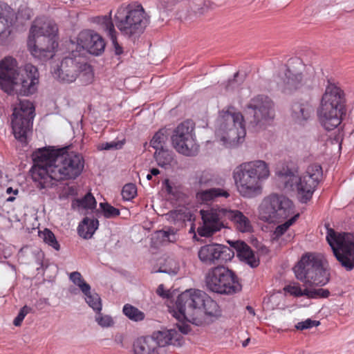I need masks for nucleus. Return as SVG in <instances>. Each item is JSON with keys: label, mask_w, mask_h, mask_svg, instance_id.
<instances>
[{"label": "nucleus", "mask_w": 354, "mask_h": 354, "mask_svg": "<svg viewBox=\"0 0 354 354\" xmlns=\"http://www.w3.org/2000/svg\"><path fill=\"white\" fill-rule=\"evenodd\" d=\"M111 11L109 15L100 16L95 18V22L102 26V29L106 32L110 38L116 55H121L123 53L122 48L119 45L117 40V32L111 19Z\"/></svg>", "instance_id": "25"}, {"label": "nucleus", "mask_w": 354, "mask_h": 354, "mask_svg": "<svg viewBox=\"0 0 354 354\" xmlns=\"http://www.w3.org/2000/svg\"><path fill=\"white\" fill-rule=\"evenodd\" d=\"M122 144H119L118 142H106L102 145L101 149L109 150L112 149H118L120 148Z\"/></svg>", "instance_id": "47"}, {"label": "nucleus", "mask_w": 354, "mask_h": 354, "mask_svg": "<svg viewBox=\"0 0 354 354\" xmlns=\"http://www.w3.org/2000/svg\"><path fill=\"white\" fill-rule=\"evenodd\" d=\"M319 324L320 322L319 321H313L310 319H307L304 322H298L295 325V328L297 330H303L304 329L311 328L313 326H317L319 325Z\"/></svg>", "instance_id": "46"}, {"label": "nucleus", "mask_w": 354, "mask_h": 354, "mask_svg": "<svg viewBox=\"0 0 354 354\" xmlns=\"http://www.w3.org/2000/svg\"><path fill=\"white\" fill-rule=\"evenodd\" d=\"M246 310L248 311L250 314H251L252 316L255 315L254 310V308L250 306H246Z\"/></svg>", "instance_id": "52"}, {"label": "nucleus", "mask_w": 354, "mask_h": 354, "mask_svg": "<svg viewBox=\"0 0 354 354\" xmlns=\"http://www.w3.org/2000/svg\"><path fill=\"white\" fill-rule=\"evenodd\" d=\"M65 194L67 196L77 195V187L75 185L68 186L65 189Z\"/></svg>", "instance_id": "49"}, {"label": "nucleus", "mask_w": 354, "mask_h": 354, "mask_svg": "<svg viewBox=\"0 0 354 354\" xmlns=\"http://www.w3.org/2000/svg\"><path fill=\"white\" fill-rule=\"evenodd\" d=\"M294 213L292 202L284 196L272 194L265 198L259 206V218L269 223H280Z\"/></svg>", "instance_id": "12"}, {"label": "nucleus", "mask_w": 354, "mask_h": 354, "mask_svg": "<svg viewBox=\"0 0 354 354\" xmlns=\"http://www.w3.org/2000/svg\"><path fill=\"white\" fill-rule=\"evenodd\" d=\"M101 310H95L97 313L95 316L96 322L102 327H110L114 324L112 317L109 315H103L101 313Z\"/></svg>", "instance_id": "43"}, {"label": "nucleus", "mask_w": 354, "mask_h": 354, "mask_svg": "<svg viewBox=\"0 0 354 354\" xmlns=\"http://www.w3.org/2000/svg\"><path fill=\"white\" fill-rule=\"evenodd\" d=\"M297 62H298V64L301 66V67H303L301 62L299 60H297Z\"/></svg>", "instance_id": "57"}, {"label": "nucleus", "mask_w": 354, "mask_h": 354, "mask_svg": "<svg viewBox=\"0 0 354 354\" xmlns=\"http://www.w3.org/2000/svg\"><path fill=\"white\" fill-rule=\"evenodd\" d=\"M76 44L71 41V49L73 50L75 46V53L79 56L83 50H87L89 53L98 55L101 54L105 48L104 39L99 34L93 30H84L81 31L76 39Z\"/></svg>", "instance_id": "19"}, {"label": "nucleus", "mask_w": 354, "mask_h": 354, "mask_svg": "<svg viewBox=\"0 0 354 354\" xmlns=\"http://www.w3.org/2000/svg\"><path fill=\"white\" fill-rule=\"evenodd\" d=\"M71 57H66L61 62L59 68L53 73L55 78L62 82L71 83L74 82L80 71L88 69L90 66L82 61V57L79 56L72 50Z\"/></svg>", "instance_id": "18"}, {"label": "nucleus", "mask_w": 354, "mask_h": 354, "mask_svg": "<svg viewBox=\"0 0 354 354\" xmlns=\"http://www.w3.org/2000/svg\"><path fill=\"white\" fill-rule=\"evenodd\" d=\"M234 252L227 246L210 243L201 246L198 252L200 261L208 266L230 261Z\"/></svg>", "instance_id": "20"}, {"label": "nucleus", "mask_w": 354, "mask_h": 354, "mask_svg": "<svg viewBox=\"0 0 354 354\" xmlns=\"http://www.w3.org/2000/svg\"><path fill=\"white\" fill-rule=\"evenodd\" d=\"M231 245L234 248L239 258L250 265L252 268H256L259 266V261L257 259L253 250L245 242L237 241L232 242Z\"/></svg>", "instance_id": "27"}, {"label": "nucleus", "mask_w": 354, "mask_h": 354, "mask_svg": "<svg viewBox=\"0 0 354 354\" xmlns=\"http://www.w3.org/2000/svg\"><path fill=\"white\" fill-rule=\"evenodd\" d=\"M15 12L8 4L0 3V43H3L11 33Z\"/></svg>", "instance_id": "23"}, {"label": "nucleus", "mask_w": 354, "mask_h": 354, "mask_svg": "<svg viewBox=\"0 0 354 354\" xmlns=\"http://www.w3.org/2000/svg\"><path fill=\"white\" fill-rule=\"evenodd\" d=\"M154 158L158 165L164 168L171 166L174 160L173 152L166 149L156 150Z\"/></svg>", "instance_id": "31"}, {"label": "nucleus", "mask_w": 354, "mask_h": 354, "mask_svg": "<svg viewBox=\"0 0 354 354\" xmlns=\"http://www.w3.org/2000/svg\"><path fill=\"white\" fill-rule=\"evenodd\" d=\"M198 183L200 185H212L213 182L212 174L207 171H203L198 176Z\"/></svg>", "instance_id": "45"}, {"label": "nucleus", "mask_w": 354, "mask_h": 354, "mask_svg": "<svg viewBox=\"0 0 354 354\" xmlns=\"http://www.w3.org/2000/svg\"><path fill=\"white\" fill-rule=\"evenodd\" d=\"M160 272H168L167 270H160Z\"/></svg>", "instance_id": "58"}, {"label": "nucleus", "mask_w": 354, "mask_h": 354, "mask_svg": "<svg viewBox=\"0 0 354 354\" xmlns=\"http://www.w3.org/2000/svg\"><path fill=\"white\" fill-rule=\"evenodd\" d=\"M174 317L180 322L184 320L196 326L202 324L199 315L203 310L211 317H219L221 310L218 304L205 292L199 290H187L178 295L176 301Z\"/></svg>", "instance_id": "3"}, {"label": "nucleus", "mask_w": 354, "mask_h": 354, "mask_svg": "<svg viewBox=\"0 0 354 354\" xmlns=\"http://www.w3.org/2000/svg\"><path fill=\"white\" fill-rule=\"evenodd\" d=\"M15 199V198L14 196H10L7 198V201L8 202H12L14 201Z\"/></svg>", "instance_id": "55"}, {"label": "nucleus", "mask_w": 354, "mask_h": 354, "mask_svg": "<svg viewBox=\"0 0 354 354\" xmlns=\"http://www.w3.org/2000/svg\"><path fill=\"white\" fill-rule=\"evenodd\" d=\"M313 80L306 75L296 70L295 67L289 66L285 73L283 91L290 93L303 87H309Z\"/></svg>", "instance_id": "21"}, {"label": "nucleus", "mask_w": 354, "mask_h": 354, "mask_svg": "<svg viewBox=\"0 0 354 354\" xmlns=\"http://www.w3.org/2000/svg\"><path fill=\"white\" fill-rule=\"evenodd\" d=\"M97 202L94 196L91 194H86L84 198H76L72 202L73 208L82 207L83 209H93L96 207Z\"/></svg>", "instance_id": "33"}, {"label": "nucleus", "mask_w": 354, "mask_h": 354, "mask_svg": "<svg viewBox=\"0 0 354 354\" xmlns=\"http://www.w3.org/2000/svg\"><path fill=\"white\" fill-rule=\"evenodd\" d=\"M99 222L97 219L85 218L78 226V234L84 239H89L97 229Z\"/></svg>", "instance_id": "30"}, {"label": "nucleus", "mask_w": 354, "mask_h": 354, "mask_svg": "<svg viewBox=\"0 0 354 354\" xmlns=\"http://www.w3.org/2000/svg\"><path fill=\"white\" fill-rule=\"evenodd\" d=\"M70 279L77 286L85 295V300L93 310H100L102 308L101 299L98 294L91 292V286L85 282L79 272H73L70 274Z\"/></svg>", "instance_id": "22"}, {"label": "nucleus", "mask_w": 354, "mask_h": 354, "mask_svg": "<svg viewBox=\"0 0 354 354\" xmlns=\"http://www.w3.org/2000/svg\"><path fill=\"white\" fill-rule=\"evenodd\" d=\"M330 292L327 289H309L307 287L306 297L309 299L328 298Z\"/></svg>", "instance_id": "41"}, {"label": "nucleus", "mask_w": 354, "mask_h": 354, "mask_svg": "<svg viewBox=\"0 0 354 354\" xmlns=\"http://www.w3.org/2000/svg\"><path fill=\"white\" fill-rule=\"evenodd\" d=\"M174 148L179 153L187 156H196L199 150L194 134V124L191 120H185L174 129L171 136Z\"/></svg>", "instance_id": "16"}, {"label": "nucleus", "mask_w": 354, "mask_h": 354, "mask_svg": "<svg viewBox=\"0 0 354 354\" xmlns=\"http://www.w3.org/2000/svg\"><path fill=\"white\" fill-rule=\"evenodd\" d=\"M179 331H180L183 334H187L190 330L189 326L185 324H178L177 325Z\"/></svg>", "instance_id": "50"}, {"label": "nucleus", "mask_w": 354, "mask_h": 354, "mask_svg": "<svg viewBox=\"0 0 354 354\" xmlns=\"http://www.w3.org/2000/svg\"><path fill=\"white\" fill-rule=\"evenodd\" d=\"M326 240L342 267L350 271L354 268V234L327 230Z\"/></svg>", "instance_id": "13"}, {"label": "nucleus", "mask_w": 354, "mask_h": 354, "mask_svg": "<svg viewBox=\"0 0 354 354\" xmlns=\"http://www.w3.org/2000/svg\"><path fill=\"white\" fill-rule=\"evenodd\" d=\"M156 293L159 296L162 297V298H169V290H167L165 289L163 284H160L158 286V287L156 290Z\"/></svg>", "instance_id": "48"}, {"label": "nucleus", "mask_w": 354, "mask_h": 354, "mask_svg": "<svg viewBox=\"0 0 354 354\" xmlns=\"http://www.w3.org/2000/svg\"><path fill=\"white\" fill-rule=\"evenodd\" d=\"M230 193L227 190L221 188H212L199 191L196 194V199L201 203H208L218 197L228 198Z\"/></svg>", "instance_id": "29"}, {"label": "nucleus", "mask_w": 354, "mask_h": 354, "mask_svg": "<svg viewBox=\"0 0 354 354\" xmlns=\"http://www.w3.org/2000/svg\"><path fill=\"white\" fill-rule=\"evenodd\" d=\"M100 206L102 210L103 214L106 218H115L120 215V212L118 209L111 205L108 203H101Z\"/></svg>", "instance_id": "40"}, {"label": "nucleus", "mask_w": 354, "mask_h": 354, "mask_svg": "<svg viewBox=\"0 0 354 354\" xmlns=\"http://www.w3.org/2000/svg\"><path fill=\"white\" fill-rule=\"evenodd\" d=\"M31 311L32 308L26 305L22 307L20 309L17 316L15 318L13 321V324L15 326H20L25 317Z\"/></svg>", "instance_id": "44"}, {"label": "nucleus", "mask_w": 354, "mask_h": 354, "mask_svg": "<svg viewBox=\"0 0 354 354\" xmlns=\"http://www.w3.org/2000/svg\"><path fill=\"white\" fill-rule=\"evenodd\" d=\"M26 77H19L18 63L11 56L5 57L0 61V88L11 95L14 91L21 95L34 93L39 83V72L32 64L24 66Z\"/></svg>", "instance_id": "2"}, {"label": "nucleus", "mask_w": 354, "mask_h": 354, "mask_svg": "<svg viewBox=\"0 0 354 354\" xmlns=\"http://www.w3.org/2000/svg\"><path fill=\"white\" fill-rule=\"evenodd\" d=\"M115 25L121 33L129 37L141 34L148 24L141 4H122L114 17Z\"/></svg>", "instance_id": "9"}, {"label": "nucleus", "mask_w": 354, "mask_h": 354, "mask_svg": "<svg viewBox=\"0 0 354 354\" xmlns=\"http://www.w3.org/2000/svg\"><path fill=\"white\" fill-rule=\"evenodd\" d=\"M203 225L198 228L201 236H211L214 232L225 227L227 221H232L236 228L241 232H249L252 226L249 218L239 210L224 207H213L209 210H201Z\"/></svg>", "instance_id": "5"}, {"label": "nucleus", "mask_w": 354, "mask_h": 354, "mask_svg": "<svg viewBox=\"0 0 354 354\" xmlns=\"http://www.w3.org/2000/svg\"><path fill=\"white\" fill-rule=\"evenodd\" d=\"M35 117V106L26 100H20L19 108L15 107L12 115V129L15 138L25 142L28 132L32 127Z\"/></svg>", "instance_id": "17"}, {"label": "nucleus", "mask_w": 354, "mask_h": 354, "mask_svg": "<svg viewBox=\"0 0 354 354\" xmlns=\"http://www.w3.org/2000/svg\"><path fill=\"white\" fill-rule=\"evenodd\" d=\"M122 312L127 317L133 322H141L145 318V315L142 311L129 304L123 306Z\"/></svg>", "instance_id": "32"}, {"label": "nucleus", "mask_w": 354, "mask_h": 354, "mask_svg": "<svg viewBox=\"0 0 354 354\" xmlns=\"http://www.w3.org/2000/svg\"><path fill=\"white\" fill-rule=\"evenodd\" d=\"M312 105L308 102H295L291 109L292 120L297 124L304 125L313 113Z\"/></svg>", "instance_id": "26"}, {"label": "nucleus", "mask_w": 354, "mask_h": 354, "mask_svg": "<svg viewBox=\"0 0 354 354\" xmlns=\"http://www.w3.org/2000/svg\"><path fill=\"white\" fill-rule=\"evenodd\" d=\"M58 31L57 24L45 17L36 18L30 29L28 47L36 58L46 61L53 58L57 43L54 39Z\"/></svg>", "instance_id": "4"}, {"label": "nucleus", "mask_w": 354, "mask_h": 354, "mask_svg": "<svg viewBox=\"0 0 354 354\" xmlns=\"http://www.w3.org/2000/svg\"><path fill=\"white\" fill-rule=\"evenodd\" d=\"M134 354H159L154 341L149 335L138 337L133 345Z\"/></svg>", "instance_id": "28"}, {"label": "nucleus", "mask_w": 354, "mask_h": 354, "mask_svg": "<svg viewBox=\"0 0 354 354\" xmlns=\"http://www.w3.org/2000/svg\"><path fill=\"white\" fill-rule=\"evenodd\" d=\"M156 239L160 243L174 242L176 236L173 230H159L156 232Z\"/></svg>", "instance_id": "39"}, {"label": "nucleus", "mask_w": 354, "mask_h": 354, "mask_svg": "<svg viewBox=\"0 0 354 354\" xmlns=\"http://www.w3.org/2000/svg\"><path fill=\"white\" fill-rule=\"evenodd\" d=\"M249 342H250V338H248L247 339H245V340L243 342V344H242L243 346V347L247 346H248V343H249Z\"/></svg>", "instance_id": "54"}, {"label": "nucleus", "mask_w": 354, "mask_h": 354, "mask_svg": "<svg viewBox=\"0 0 354 354\" xmlns=\"http://www.w3.org/2000/svg\"><path fill=\"white\" fill-rule=\"evenodd\" d=\"M137 195L136 186L133 183L126 184L122 190V196L124 200L130 201Z\"/></svg>", "instance_id": "42"}, {"label": "nucleus", "mask_w": 354, "mask_h": 354, "mask_svg": "<svg viewBox=\"0 0 354 354\" xmlns=\"http://www.w3.org/2000/svg\"><path fill=\"white\" fill-rule=\"evenodd\" d=\"M31 177L39 189L53 187L55 182L74 180L84 167L83 156L77 152L61 149H39L34 153Z\"/></svg>", "instance_id": "1"}, {"label": "nucleus", "mask_w": 354, "mask_h": 354, "mask_svg": "<svg viewBox=\"0 0 354 354\" xmlns=\"http://www.w3.org/2000/svg\"><path fill=\"white\" fill-rule=\"evenodd\" d=\"M270 176L268 165L263 160H254L241 164L234 171V178L239 194L252 198L261 193V183Z\"/></svg>", "instance_id": "6"}, {"label": "nucleus", "mask_w": 354, "mask_h": 354, "mask_svg": "<svg viewBox=\"0 0 354 354\" xmlns=\"http://www.w3.org/2000/svg\"><path fill=\"white\" fill-rule=\"evenodd\" d=\"M168 133L166 129H161L155 133L153 136L150 144L151 146L158 150L160 149H164V145L168 140Z\"/></svg>", "instance_id": "34"}, {"label": "nucleus", "mask_w": 354, "mask_h": 354, "mask_svg": "<svg viewBox=\"0 0 354 354\" xmlns=\"http://www.w3.org/2000/svg\"><path fill=\"white\" fill-rule=\"evenodd\" d=\"M33 16V11L30 8L21 6L19 7L17 14L15 13L14 20L18 21L20 24L29 20Z\"/></svg>", "instance_id": "38"}, {"label": "nucleus", "mask_w": 354, "mask_h": 354, "mask_svg": "<svg viewBox=\"0 0 354 354\" xmlns=\"http://www.w3.org/2000/svg\"><path fill=\"white\" fill-rule=\"evenodd\" d=\"M278 176L285 188L292 190L296 188L300 201L307 203L311 199L322 176V168L319 165L314 164L309 165L300 177L288 169L280 171Z\"/></svg>", "instance_id": "7"}, {"label": "nucleus", "mask_w": 354, "mask_h": 354, "mask_svg": "<svg viewBox=\"0 0 354 354\" xmlns=\"http://www.w3.org/2000/svg\"><path fill=\"white\" fill-rule=\"evenodd\" d=\"M283 290L285 292L295 297H300L302 296L306 297L307 287L304 289H301L299 283H292L286 286L283 288Z\"/></svg>", "instance_id": "36"}, {"label": "nucleus", "mask_w": 354, "mask_h": 354, "mask_svg": "<svg viewBox=\"0 0 354 354\" xmlns=\"http://www.w3.org/2000/svg\"><path fill=\"white\" fill-rule=\"evenodd\" d=\"M208 289L221 295H233L241 290L237 276L225 266H216L209 270L206 276Z\"/></svg>", "instance_id": "14"}, {"label": "nucleus", "mask_w": 354, "mask_h": 354, "mask_svg": "<svg viewBox=\"0 0 354 354\" xmlns=\"http://www.w3.org/2000/svg\"><path fill=\"white\" fill-rule=\"evenodd\" d=\"M149 337L154 341V344L158 347H165L168 345H180L182 336L176 330H165L154 331Z\"/></svg>", "instance_id": "24"}, {"label": "nucleus", "mask_w": 354, "mask_h": 354, "mask_svg": "<svg viewBox=\"0 0 354 354\" xmlns=\"http://www.w3.org/2000/svg\"><path fill=\"white\" fill-rule=\"evenodd\" d=\"M247 113L250 125L253 127L262 128L272 122L275 116L274 103L266 95H257L252 97L246 105Z\"/></svg>", "instance_id": "15"}, {"label": "nucleus", "mask_w": 354, "mask_h": 354, "mask_svg": "<svg viewBox=\"0 0 354 354\" xmlns=\"http://www.w3.org/2000/svg\"><path fill=\"white\" fill-rule=\"evenodd\" d=\"M39 236L44 241L56 250H59V244L57 242L55 234L48 229H45L43 232H39Z\"/></svg>", "instance_id": "35"}, {"label": "nucleus", "mask_w": 354, "mask_h": 354, "mask_svg": "<svg viewBox=\"0 0 354 354\" xmlns=\"http://www.w3.org/2000/svg\"><path fill=\"white\" fill-rule=\"evenodd\" d=\"M218 133L222 136L224 142H240L246 134L245 121L241 112L232 106L223 109L217 120Z\"/></svg>", "instance_id": "11"}, {"label": "nucleus", "mask_w": 354, "mask_h": 354, "mask_svg": "<svg viewBox=\"0 0 354 354\" xmlns=\"http://www.w3.org/2000/svg\"><path fill=\"white\" fill-rule=\"evenodd\" d=\"M150 173L152 174V176H157L158 174H160V171L156 168H152L150 170Z\"/></svg>", "instance_id": "53"}, {"label": "nucleus", "mask_w": 354, "mask_h": 354, "mask_svg": "<svg viewBox=\"0 0 354 354\" xmlns=\"http://www.w3.org/2000/svg\"><path fill=\"white\" fill-rule=\"evenodd\" d=\"M147 180H151V179H152V174H151V173H150V174H148L147 175Z\"/></svg>", "instance_id": "56"}, {"label": "nucleus", "mask_w": 354, "mask_h": 354, "mask_svg": "<svg viewBox=\"0 0 354 354\" xmlns=\"http://www.w3.org/2000/svg\"><path fill=\"white\" fill-rule=\"evenodd\" d=\"M343 103V91L335 84L329 82L318 110L319 121L326 130H333L340 124L344 110Z\"/></svg>", "instance_id": "8"}, {"label": "nucleus", "mask_w": 354, "mask_h": 354, "mask_svg": "<svg viewBox=\"0 0 354 354\" xmlns=\"http://www.w3.org/2000/svg\"><path fill=\"white\" fill-rule=\"evenodd\" d=\"M299 216V214H296L290 217V218L288 219L284 223L278 225L275 230L274 231V239H277L279 236H282L298 218Z\"/></svg>", "instance_id": "37"}, {"label": "nucleus", "mask_w": 354, "mask_h": 354, "mask_svg": "<svg viewBox=\"0 0 354 354\" xmlns=\"http://www.w3.org/2000/svg\"><path fill=\"white\" fill-rule=\"evenodd\" d=\"M297 279L306 286H324L330 280V272L324 268L318 256L307 253L303 255L293 268Z\"/></svg>", "instance_id": "10"}, {"label": "nucleus", "mask_w": 354, "mask_h": 354, "mask_svg": "<svg viewBox=\"0 0 354 354\" xmlns=\"http://www.w3.org/2000/svg\"><path fill=\"white\" fill-rule=\"evenodd\" d=\"M7 194H11L13 193L14 194L17 195L19 192L18 189H13L12 187L7 188L6 190Z\"/></svg>", "instance_id": "51"}]
</instances>
